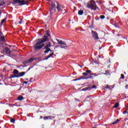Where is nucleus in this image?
Masks as SVG:
<instances>
[{
    "mask_svg": "<svg viewBox=\"0 0 128 128\" xmlns=\"http://www.w3.org/2000/svg\"><path fill=\"white\" fill-rule=\"evenodd\" d=\"M126 108H128V106H127Z\"/></svg>",
    "mask_w": 128,
    "mask_h": 128,
    "instance_id": "obj_47",
    "label": "nucleus"
},
{
    "mask_svg": "<svg viewBox=\"0 0 128 128\" xmlns=\"http://www.w3.org/2000/svg\"><path fill=\"white\" fill-rule=\"evenodd\" d=\"M24 74H26V72H19L17 75H14L12 78H20L22 76H24Z\"/></svg>",
    "mask_w": 128,
    "mask_h": 128,
    "instance_id": "obj_7",
    "label": "nucleus"
},
{
    "mask_svg": "<svg viewBox=\"0 0 128 128\" xmlns=\"http://www.w3.org/2000/svg\"><path fill=\"white\" fill-rule=\"evenodd\" d=\"M4 52H6V54H10V50L8 48H4Z\"/></svg>",
    "mask_w": 128,
    "mask_h": 128,
    "instance_id": "obj_9",
    "label": "nucleus"
},
{
    "mask_svg": "<svg viewBox=\"0 0 128 128\" xmlns=\"http://www.w3.org/2000/svg\"><path fill=\"white\" fill-rule=\"evenodd\" d=\"M94 76V74H90V76Z\"/></svg>",
    "mask_w": 128,
    "mask_h": 128,
    "instance_id": "obj_40",
    "label": "nucleus"
},
{
    "mask_svg": "<svg viewBox=\"0 0 128 128\" xmlns=\"http://www.w3.org/2000/svg\"><path fill=\"white\" fill-rule=\"evenodd\" d=\"M100 74H96V73H94V76H100Z\"/></svg>",
    "mask_w": 128,
    "mask_h": 128,
    "instance_id": "obj_27",
    "label": "nucleus"
},
{
    "mask_svg": "<svg viewBox=\"0 0 128 128\" xmlns=\"http://www.w3.org/2000/svg\"><path fill=\"white\" fill-rule=\"evenodd\" d=\"M56 40L58 42V44H60V46L61 48H68V46L64 42L58 39H56Z\"/></svg>",
    "mask_w": 128,
    "mask_h": 128,
    "instance_id": "obj_4",
    "label": "nucleus"
},
{
    "mask_svg": "<svg viewBox=\"0 0 128 128\" xmlns=\"http://www.w3.org/2000/svg\"><path fill=\"white\" fill-rule=\"evenodd\" d=\"M28 116H30V114H28Z\"/></svg>",
    "mask_w": 128,
    "mask_h": 128,
    "instance_id": "obj_44",
    "label": "nucleus"
},
{
    "mask_svg": "<svg viewBox=\"0 0 128 128\" xmlns=\"http://www.w3.org/2000/svg\"><path fill=\"white\" fill-rule=\"evenodd\" d=\"M32 60H36V58H30L28 60L24 62V64H28V62H32Z\"/></svg>",
    "mask_w": 128,
    "mask_h": 128,
    "instance_id": "obj_8",
    "label": "nucleus"
},
{
    "mask_svg": "<svg viewBox=\"0 0 128 128\" xmlns=\"http://www.w3.org/2000/svg\"><path fill=\"white\" fill-rule=\"evenodd\" d=\"M28 82H24V84H28Z\"/></svg>",
    "mask_w": 128,
    "mask_h": 128,
    "instance_id": "obj_34",
    "label": "nucleus"
},
{
    "mask_svg": "<svg viewBox=\"0 0 128 128\" xmlns=\"http://www.w3.org/2000/svg\"><path fill=\"white\" fill-rule=\"evenodd\" d=\"M30 70V67L28 68V70Z\"/></svg>",
    "mask_w": 128,
    "mask_h": 128,
    "instance_id": "obj_43",
    "label": "nucleus"
},
{
    "mask_svg": "<svg viewBox=\"0 0 128 128\" xmlns=\"http://www.w3.org/2000/svg\"><path fill=\"white\" fill-rule=\"evenodd\" d=\"M88 90V88H85L82 89V90L83 91V92H86V90Z\"/></svg>",
    "mask_w": 128,
    "mask_h": 128,
    "instance_id": "obj_23",
    "label": "nucleus"
},
{
    "mask_svg": "<svg viewBox=\"0 0 128 128\" xmlns=\"http://www.w3.org/2000/svg\"><path fill=\"white\" fill-rule=\"evenodd\" d=\"M83 76H88V73H86V72H84L83 73Z\"/></svg>",
    "mask_w": 128,
    "mask_h": 128,
    "instance_id": "obj_30",
    "label": "nucleus"
},
{
    "mask_svg": "<svg viewBox=\"0 0 128 128\" xmlns=\"http://www.w3.org/2000/svg\"><path fill=\"white\" fill-rule=\"evenodd\" d=\"M44 120H52V116H46L44 118Z\"/></svg>",
    "mask_w": 128,
    "mask_h": 128,
    "instance_id": "obj_12",
    "label": "nucleus"
},
{
    "mask_svg": "<svg viewBox=\"0 0 128 128\" xmlns=\"http://www.w3.org/2000/svg\"><path fill=\"white\" fill-rule=\"evenodd\" d=\"M70 20H69V22H70Z\"/></svg>",
    "mask_w": 128,
    "mask_h": 128,
    "instance_id": "obj_45",
    "label": "nucleus"
},
{
    "mask_svg": "<svg viewBox=\"0 0 128 128\" xmlns=\"http://www.w3.org/2000/svg\"><path fill=\"white\" fill-rule=\"evenodd\" d=\"M42 116H40V118H42Z\"/></svg>",
    "mask_w": 128,
    "mask_h": 128,
    "instance_id": "obj_42",
    "label": "nucleus"
},
{
    "mask_svg": "<svg viewBox=\"0 0 128 128\" xmlns=\"http://www.w3.org/2000/svg\"><path fill=\"white\" fill-rule=\"evenodd\" d=\"M14 74H16V76H17V74H18V71L16 70H14L13 71Z\"/></svg>",
    "mask_w": 128,
    "mask_h": 128,
    "instance_id": "obj_17",
    "label": "nucleus"
},
{
    "mask_svg": "<svg viewBox=\"0 0 128 128\" xmlns=\"http://www.w3.org/2000/svg\"><path fill=\"white\" fill-rule=\"evenodd\" d=\"M124 74H126V72H124Z\"/></svg>",
    "mask_w": 128,
    "mask_h": 128,
    "instance_id": "obj_48",
    "label": "nucleus"
},
{
    "mask_svg": "<svg viewBox=\"0 0 128 128\" xmlns=\"http://www.w3.org/2000/svg\"><path fill=\"white\" fill-rule=\"evenodd\" d=\"M92 37L94 38V40H99L100 38H98V33L92 30Z\"/></svg>",
    "mask_w": 128,
    "mask_h": 128,
    "instance_id": "obj_6",
    "label": "nucleus"
},
{
    "mask_svg": "<svg viewBox=\"0 0 128 128\" xmlns=\"http://www.w3.org/2000/svg\"><path fill=\"white\" fill-rule=\"evenodd\" d=\"M57 10L58 12H60V8H62V6H60V4L57 3Z\"/></svg>",
    "mask_w": 128,
    "mask_h": 128,
    "instance_id": "obj_11",
    "label": "nucleus"
},
{
    "mask_svg": "<svg viewBox=\"0 0 128 128\" xmlns=\"http://www.w3.org/2000/svg\"><path fill=\"white\" fill-rule=\"evenodd\" d=\"M18 3L20 6H24V4H28V0H14V3Z\"/></svg>",
    "mask_w": 128,
    "mask_h": 128,
    "instance_id": "obj_3",
    "label": "nucleus"
},
{
    "mask_svg": "<svg viewBox=\"0 0 128 128\" xmlns=\"http://www.w3.org/2000/svg\"><path fill=\"white\" fill-rule=\"evenodd\" d=\"M92 78V76H88L87 77L84 78V80H88V78Z\"/></svg>",
    "mask_w": 128,
    "mask_h": 128,
    "instance_id": "obj_21",
    "label": "nucleus"
},
{
    "mask_svg": "<svg viewBox=\"0 0 128 128\" xmlns=\"http://www.w3.org/2000/svg\"><path fill=\"white\" fill-rule=\"evenodd\" d=\"M2 32H0V36H2Z\"/></svg>",
    "mask_w": 128,
    "mask_h": 128,
    "instance_id": "obj_38",
    "label": "nucleus"
},
{
    "mask_svg": "<svg viewBox=\"0 0 128 128\" xmlns=\"http://www.w3.org/2000/svg\"><path fill=\"white\" fill-rule=\"evenodd\" d=\"M52 56H54V52L50 54L48 56H47L45 58V60H48V58H52Z\"/></svg>",
    "mask_w": 128,
    "mask_h": 128,
    "instance_id": "obj_10",
    "label": "nucleus"
},
{
    "mask_svg": "<svg viewBox=\"0 0 128 128\" xmlns=\"http://www.w3.org/2000/svg\"><path fill=\"white\" fill-rule=\"evenodd\" d=\"M50 42H49L45 47L44 48H50Z\"/></svg>",
    "mask_w": 128,
    "mask_h": 128,
    "instance_id": "obj_18",
    "label": "nucleus"
},
{
    "mask_svg": "<svg viewBox=\"0 0 128 128\" xmlns=\"http://www.w3.org/2000/svg\"><path fill=\"white\" fill-rule=\"evenodd\" d=\"M106 18V16L104 15H102L100 16V18H101L102 20H104V18Z\"/></svg>",
    "mask_w": 128,
    "mask_h": 128,
    "instance_id": "obj_24",
    "label": "nucleus"
},
{
    "mask_svg": "<svg viewBox=\"0 0 128 128\" xmlns=\"http://www.w3.org/2000/svg\"><path fill=\"white\" fill-rule=\"evenodd\" d=\"M50 10V14H51L56 12V4L54 3L52 4Z\"/></svg>",
    "mask_w": 128,
    "mask_h": 128,
    "instance_id": "obj_5",
    "label": "nucleus"
},
{
    "mask_svg": "<svg viewBox=\"0 0 128 128\" xmlns=\"http://www.w3.org/2000/svg\"><path fill=\"white\" fill-rule=\"evenodd\" d=\"M2 56H4V55L0 56V58H2Z\"/></svg>",
    "mask_w": 128,
    "mask_h": 128,
    "instance_id": "obj_41",
    "label": "nucleus"
},
{
    "mask_svg": "<svg viewBox=\"0 0 128 128\" xmlns=\"http://www.w3.org/2000/svg\"><path fill=\"white\" fill-rule=\"evenodd\" d=\"M46 36H43L42 40L40 39L39 41L37 42L33 46L34 50H40V48H42V46H44V42H48V36H50V32H48V30L46 32Z\"/></svg>",
    "mask_w": 128,
    "mask_h": 128,
    "instance_id": "obj_1",
    "label": "nucleus"
},
{
    "mask_svg": "<svg viewBox=\"0 0 128 128\" xmlns=\"http://www.w3.org/2000/svg\"><path fill=\"white\" fill-rule=\"evenodd\" d=\"M126 88H128V84H126L125 86Z\"/></svg>",
    "mask_w": 128,
    "mask_h": 128,
    "instance_id": "obj_36",
    "label": "nucleus"
},
{
    "mask_svg": "<svg viewBox=\"0 0 128 128\" xmlns=\"http://www.w3.org/2000/svg\"><path fill=\"white\" fill-rule=\"evenodd\" d=\"M118 124L116 121H115L114 122L112 123V124Z\"/></svg>",
    "mask_w": 128,
    "mask_h": 128,
    "instance_id": "obj_33",
    "label": "nucleus"
},
{
    "mask_svg": "<svg viewBox=\"0 0 128 128\" xmlns=\"http://www.w3.org/2000/svg\"><path fill=\"white\" fill-rule=\"evenodd\" d=\"M110 88V86L108 85V86H106L105 87L104 90H106V88Z\"/></svg>",
    "mask_w": 128,
    "mask_h": 128,
    "instance_id": "obj_28",
    "label": "nucleus"
},
{
    "mask_svg": "<svg viewBox=\"0 0 128 128\" xmlns=\"http://www.w3.org/2000/svg\"><path fill=\"white\" fill-rule=\"evenodd\" d=\"M92 88H96V86H92Z\"/></svg>",
    "mask_w": 128,
    "mask_h": 128,
    "instance_id": "obj_31",
    "label": "nucleus"
},
{
    "mask_svg": "<svg viewBox=\"0 0 128 128\" xmlns=\"http://www.w3.org/2000/svg\"><path fill=\"white\" fill-rule=\"evenodd\" d=\"M79 16H82L84 14V11L82 10H80L78 12Z\"/></svg>",
    "mask_w": 128,
    "mask_h": 128,
    "instance_id": "obj_13",
    "label": "nucleus"
},
{
    "mask_svg": "<svg viewBox=\"0 0 128 128\" xmlns=\"http://www.w3.org/2000/svg\"><path fill=\"white\" fill-rule=\"evenodd\" d=\"M126 112H128L126 110H125L123 112V114H126Z\"/></svg>",
    "mask_w": 128,
    "mask_h": 128,
    "instance_id": "obj_32",
    "label": "nucleus"
},
{
    "mask_svg": "<svg viewBox=\"0 0 128 128\" xmlns=\"http://www.w3.org/2000/svg\"><path fill=\"white\" fill-rule=\"evenodd\" d=\"M6 40L4 39V36H1L0 38V42H5Z\"/></svg>",
    "mask_w": 128,
    "mask_h": 128,
    "instance_id": "obj_19",
    "label": "nucleus"
},
{
    "mask_svg": "<svg viewBox=\"0 0 128 128\" xmlns=\"http://www.w3.org/2000/svg\"><path fill=\"white\" fill-rule=\"evenodd\" d=\"M101 49H102V48H100V50H101Z\"/></svg>",
    "mask_w": 128,
    "mask_h": 128,
    "instance_id": "obj_46",
    "label": "nucleus"
},
{
    "mask_svg": "<svg viewBox=\"0 0 128 128\" xmlns=\"http://www.w3.org/2000/svg\"><path fill=\"white\" fill-rule=\"evenodd\" d=\"M120 122V120H118V119L116 120V122H117V124H118V122Z\"/></svg>",
    "mask_w": 128,
    "mask_h": 128,
    "instance_id": "obj_37",
    "label": "nucleus"
},
{
    "mask_svg": "<svg viewBox=\"0 0 128 128\" xmlns=\"http://www.w3.org/2000/svg\"><path fill=\"white\" fill-rule=\"evenodd\" d=\"M30 69L32 68H34V66H30Z\"/></svg>",
    "mask_w": 128,
    "mask_h": 128,
    "instance_id": "obj_39",
    "label": "nucleus"
},
{
    "mask_svg": "<svg viewBox=\"0 0 128 128\" xmlns=\"http://www.w3.org/2000/svg\"><path fill=\"white\" fill-rule=\"evenodd\" d=\"M6 19H4V20H2V21L1 24H4V22H6Z\"/></svg>",
    "mask_w": 128,
    "mask_h": 128,
    "instance_id": "obj_29",
    "label": "nucleus"
},
{
    "mask_svg": "<svg viewBox=\"0 0 128 128\" xmlns=\"http://www.w3.org/2000/svg\"><path fill=\"white\" fill-rule=\"evenodd\" d=\"M22 21H20L18 22L19 24H22Z\"/></svg>",
    "mask_w": 128,
    "mask_h": 128,
    "instance_id": "obj_35",
    "label": "nucleus"
},
{
    "mask_svg": "<svg viewBox=\"0 0 128 128\" xmlns=\"http://www.w3.org/2000/svg\"><path fill=\"white\" fill-rule=\"evenodd\" d=\"M86 8H90L92 10H96L98 8V7L96 6V2L92 0L87 2Z\"/></svg>",
    "mask_w": 128,
    "mask_h": 128,
    "instance_id": "obj_2",
    "label": "nucleus"
},
{
    "mask_svg": "<svg viewBox=\"0 0 128 128\" xmlns=\"http://www.w3.org/2000/svg\"><path fill=\"white\" fill-rule=\"evenodd\" d=\"M120 78H122V80L124 79V74H121Z\"/></svg>",
    "mask_w": 128,
    "mask_h": 128,
    "instance_id": "obj_25",
    "label": "nucleus"
},
{
    "mask_svg": "<svg viewBox=\"0 0 128 128\" xmlns=\"http://www.w3.org/2000/svg\"><path fill=\"white\" fill-rule=\"evenodd\" d=\"M4 4V0H0V6Z\"/></svg>",
    "mask_w": 128,
    "mask_h": 128,
    "instance_id": "obj_20",
    "label": "nucleus"
},
{
    "mask_svg": "<svg viewBox=\"0 0 128 128\" xmlns=\"http://www.w3.org/2000/svg\"><path fill=\"white\" fill-rule=\"evenodd\" d=\"M18 100H24V96H19L18 98Z\"/></svg>",
    "mask_w": 128,
    "mask_h": 128,
    "instance_id": "obj_14",
    "label": "nucleus"
},
{
    "mask_svg": "<svg viewBox=\"0 0 128 128\" xmlns=\"http://www.w3.org/2000/svg\"><path fill=\"white\" fill-rule=\"evenodd\" d=\"M86 73L87 74H92V71L90 70H86Z\"/></svg>",
    "mask_w": 128,
    "mask_h": 128,
    "instance_id": "obj_22",
    "label": "nucleus"
},
{
    "mask_svg": "<svg viewBox=\"0 0 128 128\" xmlns=\"http://www.w3.org/2000/svg\"><path fill=\"white\" fill-rule=\"evenodd\" d=\"M119 106H120V104H118V103L116 102L115 104L114 105L113 108H118Z\"/></svg>",
    "mask_w": 128,
    "mask_h": 128,
    "instance_id": "obj_16",
    "label": "nucleus"
},
{
    "mask_svg": "<svg viewBox=\"0 0 128 128\" xmlns=\"http://www.w3.org/2000/svg\"><path fill=\"white\" fill-rule=\"evenodd\" d=\"M45 50H46L44 52V54H48V52H52V50H50V48H45Z\"/></svg>",
    "mask_w": 128,
    "mask_h": 128,
    "instance_id": "obj_15",
    "label": "nucleus"
},
{
    "mask_svg": "<svg viewBox=\"0 0 128 128\" xmlns=\"http://www.w3.org/2000/svg\"><path fill=\"white\" fill-rule=\"evenodd\" d=\"M16 122V120L12 118L10 119V122Z\"/></svg>",
    "mask_w": 128,
    "mask_h": 128,
    "instance_id": "obj_26",
    "label": "nucleus"
}]
</instances>
